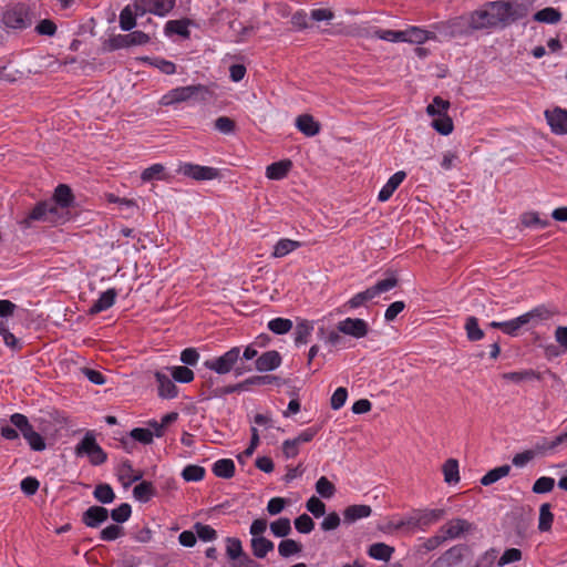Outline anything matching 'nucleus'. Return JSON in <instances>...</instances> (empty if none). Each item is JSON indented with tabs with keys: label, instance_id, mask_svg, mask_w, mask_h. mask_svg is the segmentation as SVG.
Returning <instances> with one entry per match:
<instances>
[{
	"label": "nucleus",
	"instance_id": "c85d7f7f",
	"mask_svg": "<svg viewBox=\"0 0 567 567\" xmlns=\"http://www.w3.org/2000/svg\"><path fill=\"white\" fill-rule=\"evenodd\" d=\"M155 494L153 484L147 481H142L133 488V496L142 503H147Z\"/></svg>",
	"mask_w": 567,
	"mask_h": 567
},
{
	"label": "nucleus",
	"instance_id": "e2e57ef3",
	"mask_svg": "<svg viewBox=\"0 0 567 567\" xmlns=\"http://www.w3.org/2000/svg\"><path fill=\"white\" fill-rule=\"evenodd\" d=\"M131 437L142 444H151L154 433L150 429L135 427L130 433Z\"/></svg>",
	"mask_w": 567,
	"mask_h": 567
},
{
	"label": "nucleus",
	"instance_id": "dca6fc26",
	"mask_svg": "<svg viewBox=\"0 0 567 567\" xmlns=\"http://www.w3.org/2000/svg\"><path fill=\"white\" fill-rule=\"evenodd\" d=\"M116 475L124 487L140 481L143 476L142 472H134L132 463L128 460L121 462L116 468Z\"/></svg>",
	"mask_w": 567,
	"mask_h": 567
},
{
	"label": "nucleus",
	"instance_id": "864d4df0",
	"mask_svg": "<svg viewBox=\"0 0 567 567\" xmlns=\"http://www.w3.org/2000/svg\"><path fill=\"white\" fill-rule=\"evenodd\" d=\"M555 486V480L549 476H542L537 478L532 487L535 494H545L553 491Z\"/></svg>",
	"mask_w": 567,
	"mask_h": 567
},
{
	"label": "nucleus",
	"instance_id": "37998d69",
	"mask_svg": "<svg viewBox=\"0 0 567 567\" xmlns=\"http://www.w3.org/2000/svg\"><path fill=\"white\" fill-rule=\"evenodd\" d=\"M450 109V102L443 100L441 96H435L431 104L426 107V113L430 116L443 115L447 113Z\"/></svg>",
	"mask_w": 567,
	"mask_h": 567
},
{
	"label": "nucleus",
	"instance_id": "a878e982",
	"mask_svg": "<svg viewBox=\"0 0 567 567\" xmlns=\"http://www.w3.org/2000/svg\"><path fill=\"white\" fill-rule=\"evenodd\" d=\"M213 473L220 478H231L235 474V463L230 458H221L214 463Z\"/></svg>",
	"mask_w": 567,
	"mask_h": 567
},
{
	"label": "nucleus",
	"instance_id": "ddd939ff",
	"mask_svg": "<svg viewBox=\"0 0 567 567\" xmlns=\"http://www.w3.org/2000/svg\"><path fill=\"white\" fill-rule=\"evenodd\" d=\"M2 21L7 28L11 29H25L29 21L20 7L9 8L3 12Z\"/></svg>",
	"mask_w": 567,
	"mask_h": 567
},
{
	"label": "nucleus",
	"instance_id": "f03ea898",
	"mask_svg": "<svg viewBox=\"0 0 567 567\" xmlns=\"http://www.w3.org/2000/svg\"><path fill=\"white\" fill-rule=\"evenodd\" d=\"M212 95L213 92L203 84L179 86L172 89L164 94L159 100V104L163 106H169L189 100L206 102L212 97Z\"/></svg>",
	"mask_w": 567,
	"mask_h": 567
},
{
	"label": "nucleus",
	"instance_id": "f3484780",
	"mask_svg": "<svg viewBox=\"0 0 567 567\" xmlns=\"http://www.w3.org/2000/svg\"><path fill=\"white\" fill-rule=\"evenodd\" d=\"M116 296L117 292L114 288L107 289L106 291L102 292L99 299L89 309V313L97 315L104 310H107L114 305Z\"/></svg>",
	"mask_w": 567,
	"mask_h": 567
},
{
	"label": "nucleus",
	"instance_id": "423d86ee",
	"mask_svg": "<svg viewBox=\"0 0 567 567\" xmlns=\"http://www.w3.org/2000/svg\"><path fill=\"white\" fill-rule=\"evenodd\" d=\"M75 453L78 456L86 455L93 465L103 464L107 455L96 443L94 435L86 433L82 441L76 445Z\"/></svg>",
	"mask_w": 567,
	"mask_h": 567
},
{
	"label": "nucleus",
	"instance_id": "a18cd8bd",
	"mask_svg": "<svg viewBox=\"0 0 567 567\" xmlns=\"http://www.w3.org/2000/svg\"><path fill=\"white\" fill-rule=\"evenodd\" d=\"M268 329L276 334H285L292 329V321L286 318H275L268 322Z\"/></svg>",
	"mask_w": 567,
	"mask_h": 567
},
{
	"label": "nucleus",
	"instance_id": "c03bdc74",
	"mask_svg": "<svg viewBox=\"0 0 567 567\" xmlns=\"http://www.w3.org/2000/svg\"><path fill=\"white\" fill-rule=\"evenodd\" d=\"M405 34L403 42L423 43L429 39V32L416 27L402 31Z\"/></svg>",
	"mask_w": 567,
	"mask_h": 567
},
{
	"label": "nucleus",
	"instance_id": "de8ad7c7",
	"mask_svg": "<svg viewBox=\"0 0 567 567\" xmlns=\"http://www.w3.org/2000/svg\"><path fill=\"white\" fill-rule=\"evenodd\" d=\"M247 388L249 385H266V384H276L281 385L282 380L276 375H254L245 380Z\"/></svg>",
	"mask_w": 567,
	"mask_h": 567
},
{
	"label": "nucleus",
	"instance_id": "4d7b16f0",
	"mask_svg": "<svg viewBox=\"0 0 567 567\" xmlns=\"http://www.w3.org/2000/svg\"><path fill=\"white\" fill-rule=\"evenodd\" d=\"M127 47L128 44L126 34H117L103 42L104 51H114Z\"/></svg>",
	"mask_w": 567,
	"mask_h": 567
},
{
	"label": "nucleus",
	"instance_id": "5fc2aeb1",
	"mask_svg": "<svg viewBox=\"0 0 567 567\" xmlns=\"http://www.w3.org/2000/svg\"><path fill=\"white\" fill-rule=\"evenodd\" d=\"M172 377L177 382L189 383L194 380V372L185 365H177L172 369Z\"/></svg>",
	"mask_w": 567,
	"mask_h": 567
},
{
	"label": "nucleus",
	"instance_id": "0e129e2a",
	"mask_svg": "<svg viewBox=\"0 0 567 567\" xmlns=\"http://www.w3.org/2000/svg\"><path fill=\"white\" fill-rule=\"evenodd\" d=\"M131 513H132L131 505L127 503H123L118 507L114 508L111 512V517L114 522L121 524V523L126 522L130 518Z\"/></svg>",
	"mask_w": 567,
	"mask_h": 567
},
{
	"label": "nucleus",
	"instance_id": "6ab92c4d",
	"mask_svg": "<svg viewBox=\"0 0 567 567\" xmlns=\"http://www.w3.org/2000/svg\"><path fill=\"white\" fill-rule=\"evenodd\" d=\"M292 167V162L290 159H282L279 162H275L267 166L266 176L272 181L284 179Z\"/></svg>",
	"mask_w": 567,
	"mask_h": 567
},
{
	"label": "nucleus",
	"instance_id": "5701e85b",
	"mask_svg": "<svg viewBox=\"0 0 567 567\" xmlns=\"http://www.w3.org/2000/svg\"><path fill=\"white\" fill-rule=\"evenodd\" d=\"M372 509L369 505H351L348 506L343 512L344 523L352 524L360 518L369 517Z\"/></svg>",
	"mask_w": 567,
	"mask_h": 567
},
{
	"label": "nucleus",
	"instance_id": "774afa93",
	"mask_svg": "<svg viewBox=\"0 0 567 567\" xmlns=\"http://www.w3.org/2000/svg\"><path fill=\"white\" fill-rule=\"evenodd\" d=\"M498 551L495 548H491L482 554L475 564V567H492L497 558Z\"/></svg>",
	"mask_w": 567,
	"mask_h": 567
},
{
	"label": "nucleus",
	"instance_id": "bf43d9fd",
	"mask_svg": "<svg viewBox=\"0 0 567 567\" xmlns=\"http://www.w3.org/2000/svg\"><path fill=\"white\" fill-rule=\"evenodd\" d=\"M295 527L301 534H309L315 528V522L308 514H302L295 519Z\"/></svg>",
	"mask_w": 567,
	"mask_h": 567
},
{
	"label": "nucleus",
	"instance_id": "8fccbe9b",
	"mask_svg": "<svg viewBox=\"0 0 567 567\" xmlns=\"http://www.w3.org/2000/svg\"><path fill=\"white\" fill-rule=\"evenodd\" d=\"M182 476L186 482H198L204 478L205 468L199 465H187L183 470Z\"/></svg>",
	"mask_w": 567,
	"mask_h": 567
},
{
	"label": "nucleus",
	"instance_id": "393cba45",
	"mask_svg": "<svg viewBox=\"0 0 567 567\" xmlns=\"http://www.w3.org/2000/svg\"><path fill=\"white\" fill-rule=\"evenodd\" d=\"M250 547L252 555L256 558L261 559L265 558L269 551L274 550L275 545L271 540H269L266 537H256L251 538Z\"/></svg>",
	"mask_w": 567,
	"mask_h": 567
},
{
	"label": "nucleus",
	"instance_id": "69168bd1",
	"mask_svg": "<svg viewBox=\"0 0 567 567\" xmlns=\"http://www.w3.org/2000/svg\"><path fill=\"white\" fill-rule=\"evenodd\" d=\"M123 535H124L123 527L113 524V525H110V526L105 527L104 529H102L100 537L102 540L111 542V540L117 539L118 537H121Z\"/></svg>",
	"mask_w": 567,
	"mask_h": 567
},
{
	"label": "nucleus",
	"instance_id": "a19ab883",
	"mask_svg": "<svg viewBox=\"0 0 567 567\" xmlns=\"http://www.w3.org/2000/svg\"><path fill=\"white\" fill-rule=\"evenodd\" d=\"M371 37L389 41V42H403L405 34L402 31L374 29Z\"/></svg>",
	"mask_w": 567,
	"mask_h": 567
},
{
	"label": "nucleus",
	"instance_id": "20e7f679",
	"mask_svg": "<svg viewBox=\"0 0 567 567\" xmlns=\"http://www.w3.org/2000/svg\"><path fill=\"white\" fill-rule=\"evenodd\" d=\"M240 359V348L234 347L223 355L207 360L205 362V367L212 371H215L218 374H226L231 370L235 371V374L241 375L246 371H250V368H245L244 365H236L238 360Z\"/></svg>",
	"mask_w": 567,
	"mask_h": 567
},
{
	"label": "nucleus",
	"instance_id": "a211bd4d",
	"mask_svg": "<svg viewBox=\"0 0 567 567\" xmlns=\"http://www.w3.org/2000/svg\"><path fill=\"white\" fill-rule=\"evenodd\" d=\"M155 379L158 383V395L164 399H173L177 395V386L169 379V377L163 372H155Z\"/></svg>",
	"mask_w": 567,
	"mask_h": 567
},
{
	"label": "nucleus",
	"instance_id": "7ed1b4c3",
	"mask_svg": "<svg viewBox=\"0 0 567 567\" xmlns=\"http://www.w3.org/2000/svg\"><path fill=\"white\" fill-rule=\"evenodd\" d=\"M66 219V214L60 213V208L56 207V204L44 200L38 203L21 224L24 227H31L33 221H44L56 225L64 223Z\"/></svg>",
	"mask_w": 567,
	"mask_h": 567
},
{
	"label": "nucleus",
	"instance_id": "09e8293b",
	"mask_svg": "<svg viewBox=\"0 0 567 567\" xmlns=\"http://www.w3.org/2000/svg\"><path fill=\"white\" fill-rule=\"evenodd\" d=\"M316 492L323 498H331L336 493V486L326 476H321L316 483Z\"/></svg>",
	"mask_w": 567,
	"mask_h": 567
},
{
	"label": "nucleus",
	"instance_id": "b1692460",
	"mask_svg": "<svg viewBox=\"0 0 567 567\" xmlns=\"http://www.w3.org/2000/svg\"><path fill=\"white\" fill-rule=\"evenodd\" d=\"M301 243L288 238H281L277 241V244L274 246V250L271 252V256L274 258H282L287 256L288 254L292 252L293 250L301 247Z\"/></svg>",
	"mask_w": 567,
	"mask_h": 567
},
{
	"label": "nucleus",
	"instance_id": "aec40b11",
	"mask_svg": "<svg viewBox=\"0 0 567 567\" xmlns=\"http://www.w3.org/2000/svg\"><path fill=\"white\" fill-rule=\"evenodd\" d=\"M406 177L405 172L399 171L395 174H393L386 184L381 188L378 195V199L380 202H386L395 192V189L400 186V184L404 181Z\"/></svg>",
	"mask_w": 567,
	"mask_h": 567
},
{
	"label": "nucleus",
	"instance_id": "603ef678",
	"mask_svg": "<svg viewBox=\"0 0 567 567\" xmlns=\"http://www.w3.org/2000/svg\"><path fill=\"white\" fill-rule=\"evenodd\" d=\"M245 551L243 549V545L239 538H226V555L230 560L238 558Z\"/></svg>",
	"mask_w": 567,
	"mask_h": 567
},
{
	"label": "nucleus",
	"instance_id": "7c9ffc66",
	"mask_svg": "<svg viewBox=\"0 0 567 567\" xmlns=\"http://www.w3.org/2000/svg\"><path fill=\"white\" fill-rule=\"evenodd\" d=\"M189 20L182 19V20H169L165 24V33L166 34H178L184 38L189 37Z\"/></svg>",
	"mask_w": 567,
	"mask_h": 567
},
{
	"label": "nucleus",
	"instance_id": "4c0bfd02",
	"mask_svg": "<svg viewBox=\"0 0 567 567\" xmlns=\"http://www.w3.org/2000/svg\"><path fill=\"white\" fill-rule=\"evenodd\" d=\"M464 328L470 341H478L484 338V331L480 328L476 317H468Z\"/></svg>",
	"mask_w": 567,
	"mask_h": 567
},
{
	"label": "nucleus",
	"instance_id": "bb28decb",
	"mask_svg": "<svg viewBox=\"0 0 567 567\" xmlns=\"http://www.w3.org/2000/svg\"><path fill=\"white\" fill-rule=\"evenodd\" d=\"M533 19L542 23L556 24L561 20V13L555 8L547 7L537 11Z\"/></svg>",
	"mask_w": 567,
	"mask_h": 567
},
{
	"label": "nucleus",
	"instance_id": "72a5a7b5",
	"mask_svg": "<svg viewBox=\"0 0 567 567\" xmlns=\"http://www.w3.org/2000/svg\"><path fill=\"white\" fill-rule=\"evenodd\" d=\"M302 545L295 539H284L278 545V553L281 557L288 558L290 556L301 553Z\"/></svg>",
	"mask_w": 567,
	"mask_h": 567
},
{
	"label": "nucleus",
	"instance_id": "39448f33",
	"mask_svg": "<svg viewBox=\"0 0 567 567\" xmlns=\"http://www.w3.org/2000/svg\"><path fill=\"white\" fill-rule=\"evenodd\" d=\"M10 422L21 432L31 450L37 452L45 450L47 445L43 436L33 430V426L25 415L14 413L10 416Z\"/></svg>",
	"mask_w": 567,
	"mask_h": 567
},
{
	"label": "nucleus",
	"instance_id": "c9c22d12",
	"mask_svg": "<svg viewBox=\"0 0 567 567\" xmlns=\"http://www.w3.org/2000/svg\"><path fill=\"white\" fill-rule=\"evenodd\" d=\"M93 495L95 499L102 504H110L115 498L113 488L106 483L97 484L94 488Z\"/></svg>",
	"mask_w": 567,
	"mask_h": 567
},
{
	"label": "nucleus",
	"instance_id": "2eb2a0df",
	"mask_svg": "<svg viewBox=\"0 0 567 567\" xmlns=\"http://www.w3.org/2000/svg\"><path fill=\"white\" fill-rule=\"evenodd\" d=\"M281 363V355L276 350H270L262 353L255 361L256 370L260 372L272 371L277 369Z\"/></svg>",
	"mask_w": 567,
	"mask_h": 567
},
{
	"label": "nucleus",
	"instance_id": "f8f14e48",
	"mask_svg": "<svg viewBox=\"0 0 567 567\" xmlns=\"http://www.w3.org/2000/svg\"><path fill=\"white\" fill-rule=\"evenodd\" d=\"M446 515L443 508L422 509L413 513L414 527L425 528L441 520Z\"/></svg>",
	"mask_w": 567,
	"mask_h": 567
},
{
	"label": "nucleus",
	"instance_id": "ea45409f",
	"mask_svg": "<svg viewBox=\"0 0 567 567\" xmlns=\"http://www.w3.org/2000/svg\"><path fill=\"white\" fill-rule=\"evenodd\" d=\"M312 329H313L312 324L307 320H302V321L298 322L296 326V330H295L296 344L300 346V344L307 343Z\"/></svg>",
	"mask_w": 567,
	"mask_h": 567
},
{
	"label": "nucleus",
	"instance_id": "338daca9",
	"mask_svg": "<svg viewBox=\"0 0 567 567\" xmlns=\"http://www.w3.org/2000/svg\"><path fill=\"white\" fill-rule=\"evenodd\" d=\"M522 224L526 227L538 226L546 228L549 221L540 219L537 213H526L522 216Z\"/></svg>",
	"mask_w": 567,
	"mask_h": 567
},
{
	"label": "nucleus",
	"instance_id": "f257e3e1",
	"mask_svg": "<svg viewBox=\"0 0 567 567\" xmlns=\"http://www.w3.org/2000/svg\"><path fill=\"white\" fill-rule=\"evenodd\" d=\"M528 8L524 3L509 0L489 1L472 11L467 17L471 30H503L524 19Z\"/></svg>",
	"mask_w": 567,
	"mask_h": 567
},
{
	"label": "nucleus",
	"instance_id": "4468645a",
	"mask_svg": "<svg viewBox=\"0 0 567 567\" xmlns=\"http://www.w3.org/2000/svg\"><path fill=\"white\" fill-rule=\"evenodd\" d=\"M109 518V511L103 506H91L82 515V522L91 528H96Z\"/></svg>",
	"mask_w": 567,
	"mask_h": 567
},
{
	"label": "nucleus",
	"instance_id": "0eeeda50",
	"mask_svg": "<svg viewBox=\"0 0 567 567\" xmlns=\"http://www.w3.org/2000/svg\"><path fill=\"white\" fill-rule=\"evenodd\" d=\"M176 172L194 181H212L219 176V171L215 167L202 166L192 163H182Z\"/></svg>",
	"mask_w": 567,
	"mask_h": 567
},
{
	"label": "nucleus",
	"instance_id": "79ce46f5",
	"mask_svg": "<svg viewBox=\"0 0 567 567\" xmlns=\"http://www.w3.org/2000/svg\"><path fill=\"white\" fill-rule=\"evenodd\" d=\"M270 530L276 537H286L291 533L290 519L280 517L270 524Z\"/></svg>",
	"mask_w": 567,
	"mask_h": 567
},
{
	"label": "nucleus",
	"instance_id": "1a4fd4ad",
	"mask_svg": "<svg viewBox=\"0 0 567 567\" xmlns=\"http://www.w3.org/2000/svg\"><path fill=\"white\" fill-rule=\"evenodd\" d=\"M548 312L544 308H535L529 312H526L515 319L503 322V332L514 336L523 326L530 322L534 318H547Z\"/></svg>",
	"mask_w": 567,
	"mask_h": 567
},
{
	"label": "nucleus",
	"instance_id": "cd10ccee",
	"mask_svg": "<svg viewBox=\"0 0 567 567\" xmlns=\"http://www.w3.org/2000/svg\"><path fill=\"white\" fill-rule=\"evenodd\" d=\"M141 179L145 183L152 181H166L168 179V176L165 174V166L157 163L145 168L141 174Z\"/></svg>",
	"mask_w": 567,
	"mask_h": 567
},
{
	"label": "nucleus",
	"instance_id": "3c124183",
	"mask_svg": "<svg viewBox=\"0 0 567 567\" xmlns=\"http://www.w3.org/2000/svg\"><path fill=\"white\" fill-rule=\"evenodd\" d=\"M399 280L394 275L389 276L385 279L379 280L375 285L370 287L374 291V296H379L396 287Z\"/></svg>",
	"mask_w": 567,
	"mask_h": 567
},
{
	"label": "nucleus",
	"instance_id": "6e6d98bb",
	"mask_svg": "<svg viewBox=\"0 0 567 567\" xmlns=\"http://www.w3.org/2000/svg\"><path fill=\"white\" fill-rule=\"evenodd\" d=\"M215 128L223 134H234L236 131V123L228 116H219L215 120Z\"/></svg>",
	"mask_w": 567,
	"mask_h": 567
},
{
	"label": "nucleus",
	"instance_id": "58836bf2",
	"mask_svg": "<svg viewBox=\"0 0 567 567\" xmlns=\"http://www.w3.org/2000/svg\"><path fill=\"white\" fill-rule=\"evenodd\" d=\"M502 378L507 381L520 383L533 379H539V375L532 369L523 371H513L503 373Z\"/></svg>",
	"mask_w": 567,
	"mask_h": 567
},
{
	"label": "nucleus",
	"instance_id": "49530a36",
	"mask_svg": "<svg viewBox=\"0 0 567 567\" xmlns=\"http://www.w3.org/2000/svg\"><path fill=\"white\" fill-rule=\"evenodd\" d=\"M136 25V17L133 13L132 6H126L120 13V27L124 31H130Z\"/></svg>",
	"mask_w": 567,
	"mask_h": 567
},
{
	"label": "nucleus",
	"instance_id": "473e14b6",
	"mask_svg": "<svg viewBox=\"0 0 567 567\" xmlns=\"http://www.w3.org/2000/svg\"><path fill=\"white\" fill-rule=\"evenodd\" d=\"M444 481L447 484H456L460 481L458 462L455 458H449L443 464Z\"/></svg>",
	"mask_w": 567,
	"mask_h": 567
},
{
	"label": "nucleus",
	"instance_id": "e433bc0d",
	"mask_svg": "<svg viewBox=\"0 0 567 567\" xmlns=\"http://www.w3.org/2000/svg\"><path fill=\"white\" fill-rule=\"evenodd\" d=\"M437 117L432 121V127L442 135H449L453 132V121L447 115V113L443 115H436Z\"/></svg>",
	"mask_w": 567,
	"mask_h": 567
},
{
	"label": "nucleus",
	"instance_id": "412c9836",
	"mask_svg": "<svg viewBox=\"0 0 567 567\" xmlns=\"http://www.w3.org/2000/svg\"><path fill=\"white\" fill-rule=\"evenodd\" d=\"M73 199L71 188L65 184H60L55 188L53 198L50 202L56 204V207L60 208V213H64L63 210L72 204Z\"/></svg>",
	"mask_w": 567,
	"mask_h": 567
},
{
	"label": "nucleus",
	"instance_id": "13d9d810",
	"mask_svg": "<svg viewBox=\"0 0 567 567\" xmlns=\"http://www.w3.org/2000/svg\"><path fill=\"white\" fill-rule=\"evenodd\" d=\"M374 291H372L371 288H368L365 289L364 291H361V292H358L357 295H354L349 301H348V306L351 308V309H355V308H359L360 306H362L364 302L369 301V300H372L375 296L373 293Z\"/></svg>",
	"mask_w": 567,
	"mask_h": 567
},
{
	"label": "nucleus",
	"instance_id": "4be33fe9",
	"mask_svg": "<svg viewBox=\"0 0 567 567\" xmlns=\"http://www.w3.org/2000/svg\"><path fill=\"white\" fill-rule=\"evenodd\" d=\"M297 128L306 136H315L320 132V124L309 114H301L296 118Z\"/></svg>",
	"mask_w": 567,
	"mask_h": 567
},
{
	"label": "nucleus",
	"instance_id": "9b49d317",
	"mask_svg": "<svg viewBox=\"0 0 567 567\" xmlns=\"http://www.w3.org/2000/svg\"><path fill=\"white\" fill-rule=\"evenodd\" d=\"M545 117L553 133L557 135L567 134V110L561 107L546 110Z\"/></svg>",
	"mask_w": 567,
	"mask_h": 567
},
{
	"label": "nucleus",
	"instance_id": "052dcab7",
	"mask_svg": "<svg viewBox=\"0 0 567 567\" xmlns=\"http://www.w3.org/2000/svg\"><path fill=\"white\" fill-rule=\"evenodd\" d=\"M306 508L315 517H321L326 514V505L324 503L316 496H311L307 503Z\"/></svg>",
	"mask_w": 567,
	"mask_h": 567
},
{
	"label": "nucleus",
	"instance_id": "c756f323",
	"mask_svg": "<svg viewBox=\"0 0 567 567\" xmlns=\"http://www.w3.org/2000/svg\"><path fill=\"white\" fill-rule=\"evenodd\" d=\"M393 553L394 548L384 543L372 544L368 550L370 557L384 561L390 560Z\"/></svg>",
	"mask_w": 567,
	"mask_h": 567
},
{
	"label": "nucleus",
	"instance_id": "9d476101",
	"mask_svg": "<svg viewBox=\"0 0 567 567\" xmlns=\"http://www.w3.org/2000/svg\"><path fill=\"white\" fill-rule=\"evenodd\" d=\"M337 329L355 339L364 338L369 332L368 323L360 318H347L338 322Z\"/></svg>",
	"mask_w": 567,
	"mask_h": 567
},
{
	"label": "nucleus",
	"instance_id": "680f3d73",
	"mask_svg": "<svg viewBox=\"0 0 567 567\" xmlns=\"http://www.w3.org/2000/svg\"><path fill=\"white\" fill-rule=\"evenodd\" d=\"M194 528H195V532H196L197 536L199 537V539H202L204 542H210V540L216 539V537H217L216 530L209 525L196 523L194 525Z\"/></svg>",
	"mask_w": 567,
	"mask_h": 567
},
{
	"label": "nucleus",
	"instance_id": "2f4dec72",
	"mask_svg": "<svg viewBox=\"0 0 567 567\" xmlns=\"http://www.w3.org/2000/svg\"><path fill=\"white\" fill-rule=\"evenodd\" d=\"M511 472V466L505 464L498 467H495L491 471H488L482 478L481 484L484 486H488L498 480L507 476Z\"/></svg>",
	"mask_w": 567,
	"mask_h": 567
},
{
	"label": "nucleus",
	"instance_id": "6e6552de",
	"mask_svg": "<svg viewBox=\"0 0 567 567\" xmlns=\"http://www.w3.org/2000/svg\"><path fill=\"white\" fill-rule=\"evenodd\" d=\"M474 529L475 526L473 523L464 518H453L440 527V533H442L445 540H449L460 538Z\"/></svg>",
	"mask_w": 567,
	"mask_h": 567
},
{
	"label": "nucleus",
	"instance_id": "f704fd0d",
	"mask_svg": "<svg viewBox=\"0 0 567 567\" xmlns=\"http://www.w3.org/2000/svg\"><path fill=\"white\" fill-rule=\"evenodd\" d=\"M554 522V514L550 511V504L544 503L539 507L538 529L540 532H548Z\"/></svg>",
	"mask_w": 567,
	"mask_h": 567
}]
</instances>
